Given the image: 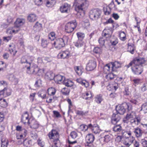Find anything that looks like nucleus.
<instances>
[{
	"instance_id": "obj_1",
	"label": "nucleus",
	"mask_w": 147,
	"mask_h": 147,
	"mask_svg": "<svg viewBox=\"0 0 147 147\" xmlns=\"http://www.w3.org/2000/svg\"><path fill=\"white\" fill-rule=\"evenodd\" d=\"M147 64V61L146 60L143 58L139 57L137 64L131 68L133 73L137 75L141 74L143 71V66Z\"/></svg>"
},
{
	"instance_id": "obj_2",
	"label": "nucleus",
	"mask_w": 147,
	"mask_h": 147,
	"mask_svg": "<svg viewBox=\"0 0 147 147\" xmlns=\"http://www.w3.org/2000/svg\"><path fill=\"white\" fill-rule=\"evenodd\" d=\"M131 123L134 124L136 125H138L140 121V119L139 118L136 117V113L133 111L129 112L123 120V121L125 123H128L129 120Z\"/></svg>"
},
{
	"instance_id": "obj_3",
	"label": "nucleus",
	"mask_w": 147,
	"mask_h": 147,
	"mask_svg": "<svg viewBox=\"0 0 147 147\" xmlns=\"http://www.w3.org/2000/svg\"><path fill=\"white\" fill-rule=\"evenodd\" d=\"M75 4L76 5L75 9L78 12L82 11L84 8L88 7V6L89 3L88 1L86 0H75ZM79 17H82L84 16L83 13H80L79 12Z\"/></svg>"
},
{
	"instance_id": "obj_4",
	"label": "nucleus",
	"mask_w": 147,
	"mask_h": 147,
	"mask_svg": "<svg viewBox=\"0 0 147 147\" xmlns=\"http://www.w3.org/2000/svg\"><path fill=\"white\" fill-rule=\"evenodd\" d=\"M69 38L67 36H64L62 38H59L55 40L53 44L55 48L57 49H60L65 46Z\"/></svg>"
},
{
	"instance_id": "obj_5",
	"label": "nucleus",
	"mask_w": 147,
	"mask_h": 147,
	"mask_svg": "<svg viewBox=\"0 0 147 147\" xmlns=\"http://www.w3.org/2000/svg\"><path fill=\"white\" fill-rule=\"evenodd\" d=\"M48 136L49 138L53 142L52 145L59 146L60 145V142L59 140V134L57 131L55 130H52L50 132Z\"/></svg>"
},
{
	"instance_id": "obj_6",
	"label": "nucleus",
	"mask_w": 147,
	"mask_h": 147,
	"mask_svg": "<svg viewBox=\"0 0 147 147\" xmlns=\"http://www.w3.org/2000/svg\"><path fill=\"white\" fill-rule=\"evenodd\" d=\"M77 23L76 20L67 22L65 26V30L67 33L72 32L76 28Z\"/></svg>"
},
{
	"instance_id": "obj_7",
	"label": "nucleus",
	"mask_w": 147,
	"mask_h": 147,
	"mask_svg": "<svg viewBox=\"0 0 147 147\" xmlns=\"http://www.w3.org/2000/svg\"><path fill=\"white\" fill-rule=\"evenodd\" d=\"M101 12V10L98 8L92 9L90 12V17L93 20H96L99 18Z\"/></svg>"
},
{
	"instance_id": "obj_8",
	"label": "nucleus",
	"mask_w": 147,
	"mask_h": 147,
	"mask_svg": "<svg viewBox=\"0 0 147 147\" xmlns=\"http://www.w3.org/2000/svg\"><path fill=\"white\" fill-rule=\"evenodd\" d=\"M37 65H34L31 67L30 66H28L27 67L26 71L27 74H37L40 70Z\"/></svg>"
},
{
	"instance_id": "obj_9",
	"label": "nucleus",
	"mask_w": 147,
	"mask_h": 147,
	"mask_svg": "<svg viewBox=\"0 0 147 147\" xmlns=\"http://www.w3.org/2000/svg\"><path fill=\"white\" fill-rule=\"evenodd\" d=\"M96 66V63L94 59L90 60L86 65V69L88 71H91L94 70Z\"/></svg>"
},
{
	"instance_id": "obj_10",
	"label": "nucleus",
	"mask_w": 147,
	"mask_h": 147,
	"mask_svg": "<svg viewBox=\"0 0 147 147\" xmlns=\"http://www.w3.org/2000/svg\"><path fill=\"white\" fill-rule=\"evenodd\" d=\"M70 55V53L69 51L66 50L63 51L59 53L57 55L58 58L64 59L69 58Z\"/></svg>"
},
{
	"instance_id": "obj_11",
	"label": "nucleus",
	"mask_w": 147,
	"mask_h": 147,
	"mask_svg": "<svg viewBox=\"0 0 147 147\" xmlns=\"http://www.w3.org/2000/svg\"><path fill=\"white\" fill-rule=\"evenodd\" d=\"M89 129L92 130V132L95 134H98L100 131L99 126L97 124H89Z\"/></svg>"
},
{
	"instance_id": "obj_12",
	"label": "nucleus",
	"mask_w": 147,
	"mask_h": 147,
	"mask_svg": "<svg viewBox=\"0 0 147 147\" xmlns=\"http://www.w3.org/2000/svg\"><path fill=\"white\" fill-rule=\"evenodd\" d=\"M71 8V5L67 3H64L60 7V11L63 13H68Z\"/></svg>"
},
{
	"instance_id": "obj_13",
	"label": "nucleus",
	"mask_w": 147,
	"mask_h": 147,
	"mask_svg": "<svg viewBox=\"0 0 147 147\" xmlns=\"http://www.w3.org/2000/svg\"><path fill=\"white\" fill-rule=\"evenodd\" d=\"M95 139L94 136L91 133L87 134L85 137L86 142L88 144L92 143Z\"/></svg>"
},
{
	"instance_id": "obj_14",
	"label": "nucleus",
	"mask_w": 147,
	"mask_h": 147,
	"mask_svg": "<svg viewBox=\"0 0 147 147\" xmlns=\"http://www.w3.org/2000/svg\"><path fill=\"white\" fill-rule=\"evenodd\" d=\"M135 140V138L133 136L127 137V138L124 142L123 143L124 145L129 147L133 143Z\"/></svg>"
},
{
	"instance_id": "obj_15",
	"label": "nucleus",
	"mask_w": 147,
	"mask_h": 147,
	"mask_svg": "<svg viewBox=\"0 0 147 147\" xmlns=\"http://www.w3.org/2000/svg\"><path fill=\"white\" fill-rule=\"evenodd\" d=\"M21 121L25 124L27 123L30 124V121L29 118V115L27 112L24 113L22 115Z\"/></svg>"
},
{
	"instance_id": "obj_16",
	"label": "nucleus",
	"mask_w": 147,
	"mask_h": 147,
	"mask_svg": "<svg viewBox=\"0 0 147 147\" xmlns=\"http://www.w3.org/2000/svg\"><path fill=\"white\" fill-rule=\"evenodd\" d=\"M112 32L110 29L105 28L103 30L102 35L103 37L109 38L111 36Z\"/></svg>"
},
{
	"instance_id": "obj_17",
	"label": "nucleus",
	"mask_w": 147,
	"mask_h": 147,
	"mask_svg": "<svg viewBox=\"0 0 147 147\" xmlns=\"http://www.w3.org/2000/svg\"><path fill=\"white\" fill-rule=\"evenodd\" d=\"M134 132L137 138H140L144 133L143 131L139 127L135 128L134 129Z\"/></svg>"
},
{
	"instance_id": "obj_18",
	"label": "nucleus",
	"mask_w": 147,
	"mask_h": 147,
	"mask_svg": "<svg viewBox=\"0 0 147 147\" xmlns=\"http://www.w3.org/2000/svg\"><path fill=\"white\" fill-rule=\"evenodd\" d=\"M111 65L112 70L113 71H116L118 68L121 67V64L117 61L111 63Z\"/></svg>"
},
{
	"instance_id": "obj_19",
	"label": "nucleus",
	"mask_w": 147,
	"mask_h": 147,
	"mask_svg": "<svg viewBox=\"0 0 147 147\" xmlns=\"http://www.w3.org/2000/svg\"><path fill=\"white\" fill-rule=\"evenodd\" d=\"M65 78L64 76L60 74H58L55 76L54 79L55 82L60 84L63 82Z\"/></svg>"
},
{
	"instance_id": "obj_20",
	"label": "nucleus",
	"mask_w": 147,
	"mask_h": 147,
	"mask_svg": "<svg viewBox=\"0 0 147 147\" xmlns=\"http://www.w3.org/2000/svg\"><path fill=\"white\" fill-rule=\"evenodd\" d=\"M124 106L122 105H118L116 107V110L118 114L123 115L125 112Z\"/></svg>"
},
{
	"instance_id": "obj_21",
	"label": "nucleus",
	"mask_w": 147,
	"mask_h": 147,
	"mask_svg": "<svg viewBox=\"0 0 147 147\" xmlns=\"http://www.w3.org/2000/svg\"><path fill=\"white\" fill-rule=\"evenodd\" d=\"M120 119L121 117L118 114H113L111 118V122L114 124H115L119 122Z\"/></svg>"
},
{
	"instance_id": "obj_22",
	"label": "nucleus",
	"mask_w": 147,
	"mask_h": 147,
	"mask_svg": "<svg viewBox=\"0 0 147 147\" xmlns=\"http://www.w3.org/2000/svg\"><path fill=\"white\" fill-rule=\"evenodd\" d=\"M19 30V28H17L16 26L13 27H9L7 30V34H15L17 33Z\"/></svg>"
},
{
	"instance_id": "obj_23",
	"label": "nucleus",
	"mask_w": 147,
	"mask_h": 147,
	"mask_svg": "<svg viewBox=\"0 0 147 147\" xmlns=\"http://www.w3.org/2000/svg\"><path fill=\"white\" fill-rule=\"evenodd\" d=\"M133 84L135 86L139 85H141L144 83L142 79L139 78H135L131 80Z\"/></svg>"
},
{
	"instance_id": "obj_24",
	"label": "nucleus",
	"mask_w": 147,
	"mask_h": 147,
	"mask_svg": "<svg viewBox=\"0 0 147 147\" xmlns=\"http://www.w3.org/2000/svg\"><path fill=\"white\" fill-rule=\"evenodd\" d=\"M25 23V20L24 19L18 18L15 22V26L18 28L20 26L23 25Z\"/></svg>"
},
{
	"instance_id": "obj_25",
	"label": "nucleus",
	"mask_w": 147,
	"mask_h": 147,
	"mask_svg": "<svg viewBox=\"0 0 147 147\" xmlns=\"http://www.w3.org/2000/svg\"><path fill=\"white\" fill-rule=\"evenodd\" d=\"M37 17L36 15L34 13L29 14L27 17V20L30 22H34L36 20Z\"/></svg>"
},
{
	"instance_id": "obj_26",
	"label": "nucleus",
	"mask_w": 147,
	"mask_h": 147,
	"mask_svg": "<svg viewBox=\"0 0 147 147\" xmlns=\"http://www.w3.org/2000/svg\"><path fill=\"white\" fill-rule=\"evenodd\" d=\"M9 50L10 53L13 56L15 55L17 51L15 49V45L13 44L9 45Z\"/></svg>"
},
{
	"instance_id": "obj_27",
	"label": "nucleus",
	"mask_w": 147,
	"mask_h": 147,
	"mask_svg": "<svg viewBox=\"0 0 147 147\" xmlns=\"http://www.w3.org/2000/svg\"><path fill=\"white\" fill-rule=\"evenodd\" d=\"M114 125L113 127V130L115 132L119 133L121 132L122 130V128L120 124L116 125Z\"/></svg>"
},
{
	"instance_id": "obj_28",
	"label": "nucleus",
	"mask_w": 147,
	"mask_h": 147,
	"mask_svg": "<svg viewBox=\"0 0 147 147\" xmlns=\"http://www.w3.org/2000/svg\"><path fill=\"white\" fill-rule=\"evenodd\" d=\"M139 57L136 58H134L132 61L130 62L129 63L126 65V67L127 68H128L130 67H133L137 64V62H138V60L139 59Z\"/></svg>"
},
{
	"instance_id": "obj_29",
	"label": "nucleus",
	"mask_w": 147,
	"mask_h": 147,
	"mask_svg": "<svg viewBox=\"0 0 147 147\" xmlns=\"http://www.w3.org/2000/svg\"><path fill=\"white\" fill-rule=\"evenodd\" d=\"M54 74L51 71L47 72L46 74L45 78L49 80H52L54 79L55 77Z\"/></svg>"
},
{
	"instance_id": "obj_30",
	"label": "nucleus",
	"mask_w": 147,
	"mask_h": 147,
	"mask_svg": "<svg viewBox=\"0 0 147 147\" xmlns=\"http://www.w3.org/2000/svg\"><path fill=\"white\" fill-rule=\"evenodd\" d=\"M74 45L77 48H79L85 45V43L83 40H78L74 42Z\"/></svg>"
},
{
	"instance_id": "obj_31",
	"label": "nucleus",
	"mask_w": 147,
	"mask_h": 147,
	"mask_svg": "<svg viewBox=\"0 0 147 147\" xmlns=\"http://www.w3.org/2000/svg\"><path fill=\"white\" fill-rule=\"evenodd\" d=\"M30 57L27 56H24L22 57L21 59V62L22 63H26L28 64L29 65H30L31 63L29 62V59Z\"/></svg>"
},
{
	"instance_id": "obj_32",
	"label": "nucleus",
	"mask_w": 147,
	"mask_h": 147,
	"mask_svg": "<svg viewBox=\"0 0 147 147\" xmlns=\"http://www.w3.org/2000/svg\"><path fill=\"white\" fill-rule=\"evenodd\" d=\"M92 97L91 93L90 92L83 93L82 94V97L85 100H90Z\"/></svg>"
},
{
	"instance_id": "obj_33",
	"label": "nucleus",
	"mask_w": 147,
	"mask_h": 147,
	"mask_svg": "<svg viewBox=\"0 0 147 147\" xmlns=\"http://www.w3.org/2000/svg\"><path fill=\"white\" fill-rule=\"evenodd\" d=\"M95 101L97 104H100L103 100L102 95L101 94L97 95L94 98Z\"/></svg>"
},
{
	"instance_id": "obj_34",
	"label": "nucleus",
	"mask_w": 147,
	"mask_h": 147,
	"mask_svg": "<svg viewBox=\"0 0 147 147\" xmlns=\"http://www.w3.org/2000/svg\"><path fill=\"white\" fill-rule=\"evenodd\" d=\"M63 84L66 86L70 87L72 86L74 83L72 81L69 80H65L63 81Z\"/></svg>"
},
{
	"instance_id": "obj_35",
	"label": "nucleus",
	"mask_w": 147,
	"mask_h": 147,
	"mask_svg": "<svg viewBox=\"0 0 147 147\" xmlns=\"http://www.w3.org/2000/svg\"><path fill=\"white\" fill-rule=\"evenodd\" d=\"M135 49L134 45L133 44L129 43L127 48L128 51L132 54L134 53V51Z\"/></svg>"
},
{
	"instance_id": "obj_36",
	"label": "nucleus",
	"mask_w": 147,
	"mask_h": 147,
	"mask_svg": "<svg viewBox=\"0 0 147 147\" xmlns=\"http://www.w3.org/2000/svg\"><path fill=\"white\" fill-rule=\"evenodd\" d=\"M42 29V24L37 22L34 26V29L36 31H40Z\"/></svg>"
},
{
	"instance_id": "obj_37",
	"label": "nucleus",
	"mask_w": 147,
	"mask_h": 147,
	"mask_svg": "<svg viewBox=\"0 0 147 147\" xmlns=\"http://www.w3.org/2000/svg\"><path fill=\"white\" fill-rule=\"evenodd\" d=\"M9 79L10 81L13 82L14 84H17L18 82V78L13 75H10L9 78Z\"/></svg>"
},
{
	"instance_id": "obj_38",
	"label": "nucleus",
	"mask_w": 147,
	"mask_h": 147,
	"mask_svg": "<svg viewBox=\"0 0 147 147\" xmlns=\"http://www.w3.org/2000/svg\"><path fill=\"white\" fill-rule=\"evenodd\" d=\"M30 127L34 129H36L38 128L39 125L37 122L34 120H33L30 121Z\"/></svg>"
},
{
	"instance_id": "obj_39",
	"label": "nucleus",
	"mask_w": 147,
	"mask_h": 147,
	"mask_svg": "<svg viewBox=\"0 0 147 147\" xmlns=\"http://www.w3.org/2000/svg\"><path fill=\"white\" fill-rule=\"evenodd\" d=\"M23 144L25 146L30 147L32 145V142L31 140L26 139L24 140Z\"/></svg>"
},
{
	"instance_id": "obj_40",
	"label": "nucleus",
	"mask_w": 147,
	"mask_h": 147,
	"mask_svg": "<svg viewBox=\"0 0 147 147\" xmlns=\"http://www.w3.org/2000/svg\"><path fill=\"white\" fill-rule=\"evenodd\" d=\"M48 94L50 96H53L55 95L56 92V90L53 88L51 87L48 89Z\"/></svg>"
},
{
	"instance_id": "obj_41",
	"label": "nucleus",
	"mask_w": 147,
	"mask_h": 147,
	"mask_svg": "<svg viewBox=\"0 0 147 147\" xmlns=\"http://www.w3.org/2000/svg\"><path fill=\"white\" fill-rule=\"evenodd\" d=\"M56 3L55 0H48L46 3V5L48 7L53 6Z\"/></svg>"
},
{
	"instance_id": "obj_42",
	"label": "nucleus",
	"mask_w": 147,
	"mask_h": 147,
	"mask_svg": "<svg viewBox=\"0 0 147 147\" xmlns=\"http://www.w3.org/2000/svg\"><path fill=\"white\" fill-rule=\"evenodd\" d=\"M111 67V63L106 65L103 68L104 72L106 73H107L110 71Z\"/></svg>"
},
{
	"instance_id": "obj_43",
	"label": "nucleus",
	"mask_w": 147,
	"mask_h": 147,
	"mask_svg": "<svg viewBox=\"0 0 147 147\" xmlns=\"http://www.w3.org/2000/svg\"><path fill=\"white\" fill-rule=\"evenodd\" d=\"M0 93L1 94L4 95L6 94L7 96L10 95L11 94L9 90L6 88H4V89L1 91Z\"/></svg>"
},
{
	"instance_id": "obj_44",
	"label": "nucleus",
	"mask_w": 147,
	"mask_h": 147,
	"mask_svg": "<svg viewBox=\"0 0 147 147\" xmlns=\"http://www.w3.org/2000/svg\"><path fill=\"white\" fill-rule=\"evenodd\" d=\"M116 77V75L113 73H109L106 75L105 78L107 80H111Z\"/></svg>"
},
{
	"instance_id": "obj_45",
	"label": "nucleus",
	"mask_w": 147,
	"mask_h": 147,
	"mask_svg": "<svg viewBox=\"0 0 147 147\" xmlns=\"http://www.w3.org/2000/svg\"><path fill=\"white\" fill-rule=\"evenodd\" d=\"M0 105L3 107H5L7 106V103L5 99L0 98Z\"/></svg>"
},
{
	"instance_id": "obj_46",
	"label": "nucleus",
	"mask_w": 147,
	"mask_h": 147,
	"mask_svg": "<svg viewBox=\"0 0 147 147\" xmlns=\"http://www.w3.org/2000/svg\"><path fill=\"white\" fill-rule=\"evenodd\" d=\"M61 92L63 95H67L69 94L70 90L67 88L64 87L62 89Z\"/></svg>"
},
{
	"instance_id": "obj_47",
	"label": "nucleus",
	"mask_w": 147,
	"mask_h": 147,
	"mask_svg": "<svg viewBox=\"0 0 147 147\" xmlns=\"http://www.w3.org/2000/svg\"><path fill=\"white\" fill-rule=\"evenodd\" d=\"M76 35L78 38V40H82L85 37L84 34L80 32L77 33Z\"/></svg>"
},
{
	"instance_id": "obj_48",
	"label": "nucleus",
	"mask_w": 147,
	"mask_h": 147,
	"mask_svg": "<svg viewBox=\"0 0 147 147\" xmlns=\"http://www.w3.org/2000/svg\"><path fill=\"white\" fill-rule=\"evenodd\" d=\"M102 51V48L98 47H94L93 49V52L96 54H101Z\"/></svg>"
},
{
	"instance_id": "obj_49",
	"label": "nucleus",
	"mask_w": 147,
	"mask_h": 147,
	"mask_svg": "<svg viewBox=\"0 0 147 147\" xmlns=\"http://www.w3.org/2000/svg\"><path fill=\"white\" fill-rule=\"evenodd\" d=\"M74 68L78 75H80L82 74V72L80 67L79 66H76L74 67Z\"/></svg>"
},
{
	"instance_id": "obj_50",
	"label": "nucleus",
	"mask_w": 147,
	"mask_h": 147,
	"mask_svg": "<svg viewBox=\"0 0 147 147\" xmlns=\"http://www.w3.org/2000/svg\"><path fill=\"white\" fill-rule=\"evenodd\" d=\"M8 143V142L7 140L2 139L1 147H7Z\"/></svg>"
},
{
	"instance_id": "obj_51",
	"label": "nucleus",
	"mask_w": 147,
	"mask_h": 147,
	"mask_svg": "<svg viewBox=\"0 0 147 147\" xmlns=\"http://www.w3.org/2000/svg\"><path fill=\"white\" fill-rule=\"evenodd\" d=\"M111 11V10H115L117 8L115 7V5L113 1H112L111 3L108 6H107Z\"/></svg>"
},
{
	"instance_id": "obj_52",
	"label": "nucleus",
	"mask_w": 147,
	"mask_h": 147,
	"mask_svg": "<svg viewBox=\"0 0 147 147\" xmlns=\"http://www.w3.org/2000/svg\"><path fill=\"white\" fill-rule=\"evenodd\" d=\"M110 42L112 45H115L118 43V40L116 37H113L110 40Z\"/></svg>"
},
{
	"instance_id": "obj_53",
	"label": "nucleus",
	"mask_w": 147,
	"mask_h": 147,
	"mask_svg": "<svg viewBox=\"0 0 147 147\" xmlns=\"http://www.w3.org/2000/svg\"><path fill=\"white\" fill-rule=\"evenodd\" d=\"M123 105L129 110H130L132 109V105L130 103L124 102L123 104Z\"/></svg>"
},
{
	"instance_id": "obj_54",
	"label": "nucleus",
	"mask_w": 147,
	"mask_h": 147,
	"mask_svg": "<svg viewBox=\"0 0 147 147\" xmlns=\"http://www.w3.org/2000/svg\"><path fill=\"white\" fill-rule=\"evenodd\" d=\"M55 33L53 32H51L48 35L49 38L51 41L53 40L55 38Z\"/></svg>"
},
{
	"instance_id": "obj_55",
	"label": "nucleus",
	"mask_w": 147,
	"mask_h": 147,
	"mask_svg": "<svg viewBox=\"0 0 147 147\" xmlns=\"http://www.w3.org/2000/svg\"><path fill=\"white\" fill-rule=\"evenodd\" d=\"M143 85L140 87V89L142 92H143L146 91L147 90V84L146 83H143Z\"/></svg>"
},
{
	"instance_id": "obj_56",
	"label": "nucleus",
	"mask_w": 147,
	"mask_h": 147,
	"mask_svg": "<svg viewBox=\"0 0 147 147\" xmlns=\"http://www.w3.org/2000/svg\"><path fill=\"white\" fill-rule=\"evenodd\" d=\"M49 42L46 39H42V40L41 45L43 48L47 47Z\"/></svg>"
},
{
	"instance_id": "obj_57",
	"label": "nucleus",
	"mask_w": 147,
	"mask_h": 147,
	"mask_svg": "<svg viewBox=\"0 0 147 147\" xmlns=\"http://www.w3.org/2000/svg\"><path fill=\"white\" fill-rule=\"evenodd\" d=\"M30 136L34 140L36 139L38 137L37 134L35 131H34L31 132Z\"/></svg>"
},
{
	"instance_id": "obj_58",
	"label": "nucleus",
	"mask_w": 147,
	"mask_h": 147,
	"mask_svg": "<svg viewBox=\"0 0 147 147\" xmlns=\"http://www.w3.org/2000/svg\"><path fill=\"white\" fill-rule=\"evenodd\" d=\"M120 39L122 41H124L126 40V36L125 33L124 32H121L119 34Z\"/></svg>"
},
{
	"instance_id": "obj_59",
	"label": "nucleus",
	"mask_w": 147,
	"mask_h": 147,
	"mask_svg": "<svg viewBox=\"0 0 147 147\" xmlns=\"http://www.w3.org/2000/svg\"><path fill=\"white\" fill-rule=\"evenodd\" d=\"M89 124L88 125L83 124L80 126V128L82 130L85 131H87L88 129H89Z\"/></svg>"
},
{
	"instance_id": "obj_60",
	"label": "nucleus",
	"mask_w": 147,
	"mask_h": 147,
	"mask_svg": "<svg viewBox=\"0 0 147 147\" xmlns=\"http://www.w3.org/2000/svg\"><path fill=\"white\" fill-rule=\"evenodd\" d=\"M104 138V141L107 142L111 140V136L109 135H106L105 136Z\"/></svg>"
},
{
	"instance_id": "obj_61",
	"label": "nucleus",
	"mask_w": 147,
	"mask_h": 147,
	"mask_svg": "<svg viewBox=\"0 0 147 147\" xmlns=\"http://www.w3.org/2000/svg\"><path fill=\"white\" fill-rule=\"evenodd\" d=\"M70 136L72 139H74L77 137L78 135L76 132L72 131L70 133Z\"/></svg>"
},
{
	"instance_id": "obj_62",
	"label": "nucleus",
	"mask_w": 147,
	"mask_h": 147,
	"mask_svg": "<svg viewBox=\"0 0 147 147\" xmlns=\"http://www.w3.org/2000/svg\"><path fill=\"white\" fill-rule=\"evenodd\" d=\"M104 11L105 14L109 15L111 13V10L107 7L104 8Z\"/></svg>"
},
{
	"instance_id": "obj_63",
	"label": "nucleus",
	"mask_w": 147,
	"mask_h": 147,
	"mask_svg": "<svg viewBox=\"0 0 147 147\" xmlns=\"http://www.w3.org/2000/svg\"><path fill=\"white\" fill-rule=\"evenodd\" d=\"M141 110L144 111L145 113H147V103H145L142 105Z\"/></svg>"
},
{
	"instance_id": "obj_64",
	"label": "nucleus",
	"mask_w": 147,
	"mask_h": 147,
	"mask_svg": "<svg viewBox=\"0 0 147 147\" xmlns=\"http://www.w3.org/2000/svg\"><path fill=\"white\" fill-rule=\"evenodd\" d=\"M54 117L56 118H59L61 117V115L57 111H53Z\"/></svg>"
}]
</instances>
